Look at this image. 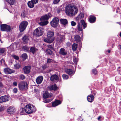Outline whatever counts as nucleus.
<instances>
[{"label": "nucleus", "mask_w": 121, "mask_h": 121, "mask_svg": "<svg viewBox=\"0 0 121 121\" xmlns=\"http://www.w3.org/2000/svg\"><path fill=\"white\" fill-rule=\"evenodd\" d=\"M48 23V21H46L44 22H41L39 23V24L41 26H43L47 25Z\"/></svg>", "instance_id": "nucleus-30"}, {"label": "nucleus", "mask_w": 121, "mask_h": 121, "mask_svg": "<svg viewBox=\"0 0 121 121\" xmlns=\"http://www.w3.org/2000/svg\"><path fill=\"white\" fill-rule=\"evenodd\" d=\"M77 44L74 43L72 46V49L74 51H75L77 50Z\"/></svg>", "instance_id": "nucleus-29"}, {"label": "nucleus", "mask_w": 121, "mask_h": 121, "mask_svg": "<svg viewBox=\"0 0 121 121\" xmlns=\"http://www.w3.org/2000/svg\"><path fill=\"white\" fill-rule=\"evenodd\" d=\"M28 36L26 35H25L22 38V39L23 41L25 42L26 43L28 41Z\"/></svg>", "instance_id": "nucleus-34"}, {"label": "nucleus", "mask_w": 121, "mask_h": 121, "mask_svg": "<svg viewBox=\"0 0 121 121\" xmlns=\"http://www.w3.org/2000/svg\"><path fill=\"white\" fill-rule=\"evenodd\" d=\"M100 117H99L98 118V120H99V119H100Z\"/></svg>", "instance_id": "nucleus-64"}, {"label": "nucleus", "mask_w": 121, "mask_h": 121, "mask_svg": "<svg viewBox=\"0 0 121 121\" xmlns=\"http://www.w3.org/2000/svg\"><path fill=\"white\" fill-rule=\"evenodd\" d=\"M78 59L75 56H74L73 58V61L77 65V63L78 61Z\"/></svg>", "instance_id": "nucleus-44"}, {"label": "nucleus", "mask_w": 121, "mask_h": 121, "mask_svg": "<svg viewBox=\"0 0 121 121\" xmlns=\"http://www.w3.org/2000/svg\"><path fill=\"white\" fill-rule=\"evenodd\" d=\"M15 111V109L14 107L13 106H10L9 108H8V114L10 115L13 114V112Z\"/></svg>", "instance_id": "nucleus-12"}, {"label": "nucleus", "mask_w": 121, "mask_h": 121, "mask_svg": "<svg viewBox=\"0 0 121 121\" xmlns=\"http://www.w3.org/2000/svg\"><path fill=\"white\" fill-rule=\"evenodd\" d=\"M94 98V96L92 95H89L87 97L88 101L89 102H91L93 101Z\"/></svg>", "instance_id": "nucleus-20"}, {"label": "nucleus", "mask_w": 121, "mask_h": 121, "mask_svg": "<svg viewBox=\"0 0 121 121\" xmlns=\"http://www.w3.org/2000/svg\"><path fill=\"white\" fill-rule=\"evenodd\" d=\"M54 35V32L49 31L47 33V36L49 38H51Z\"/></svg>", "instance_id": "nucleus-24"}, {"label": "nucleus", "mask_w": 121, "mask_h": 121, "mask_svg": "<svg viewBox=\"0 0 121 121\" xmlns=\"http://www.w3.org/2000/svg\"><path fill=\"white\" fill-rule=\"evenodd\" d=\"M2 85L1 82L0 81V86H2Z\"/></svg>", "instance_id": "nucleus-61"}, {"label": "nucleus", "mask_w": 121, "mask_h": 121, "mask_svg": "<svg viewBox=\"0 0 121 121\" xmlns=\"http://www.w3.org/2000/svg\"><path fill=\"white\" fill-rule=\"evenodd\" d=\"M60 23L64 25H66L68 23V22L67 20L65 19H61L60 20Z\"/></svg>", "instance_id": "nucleus-21"}, {"label": "nucleus", "mask_w": 121, "mask_h": 121, "mask_svg": "<svg viewBox=\"0 0 121 121\" xmlns=\"http://www.w3.org/2000/svg\"><path fill=\"white\" fill-rule=\"evenodd\" d=\"M52 16L51 14L50 13H48L47 14L42 16L40 18L41 21H43L47 20L49 19Z\"/></svg>", "instance_id": "nucleus-9"}, {"label": "nucleus", "mask_w": 121, "mask_h": 121, "mask_svg": "<svg viewBox=\"0 0 121 121\" xmlns=\"http://www.w3.org/2000/svg\"><path fill=\"white\" fill-rule=\"evenodd\" d=\"M8 101V96L6 95L2 96L0 97V103H2Z\"/></svg>", "instance_id": "nucleus-14"}, {"label": "nucleus", "mask_w": 121, "mask_h": 121, "mask_svg": "<svg viewBox=\"0 0 121 121\" xmlns=\"http://www.w3.org/2000/svg\"><path fill=\"white\" fill-rule=\"evenodd\" d=\"M15 69H18L21 66L19 64L16 62L15 64L14 65Z\"/></svg>", "instance_id": "nucleus-33"}, {"label": "nucleus", "mask_w": 121, "mask_h": 121, "mask_svg": "<svg viewBox=\"0 0 121 121\" xmlns=\"http://www.w3.org/2000/svg\"><path fill=\"white\" fill-rule=\"evenodd\" d=\"M31 67L30 65H28L25 66L23 68V70L24 73L28 74L30 72V70Z\"/></svg>", "instance_id": "nucleus-8"}, {"label": "nucleus", "mask_w": 121, "mask_h": 121, "mask_svg": "<svg viewBox=\"0 0 121 121\" xmlns=\"http://www.w3.org/2000/svg\"><path fill=\"white\" fill-rule=\"evenodd\" d=\"M84 17V15L83 13H80L76 17V20H79L80 19L83 18Z\"/></svg>", "instance_id": "nucleus-27"}, {"label": "nucleus", "mask_w": 121, "mask_h": 121, "mask_svg": "<svg viewBox=\"0 0 121 121\" xmlns=\"http://www.w3.org/2000/svg\"><path fill=\"white\" fill-rule=\"evenodd\" d=\"M92 72L95 75H96L97 73V71L96 69H93Z\"/></svg>", "instance_id": "nucleus-48"}, {"label": "nucleus", "mask_w": 121, "mask_h": 121, "mask_svg": "<svg viewBox=\"0 0 121 121\" xmlns=\"http://www.w3.org/2000/svg\"><path fill=\"white\" fill-rule=\"evenodd\" d=\"M26 113L29 114H30L34 111L35 109V108L34 107L33 109H32V107L30 104L26 105L24 107Z\"/></svg>", "instance_id": "nucleus-6"}, {"label": "nucleus", "mask_w": 121, "mask_h": 121, "mask_svg": "<svg viewBox=\"0 0 121 121\" xmlns=\"http://www.w3.org/2000/svg\"><path fill=\"white\" fill-rule=\"evenodd\" d=\"M47 67V66L46 65H44L42 67V68L43 70H45L46 69Z\"/></svg>", "instance_id": "nucleus-53"}, {"label": "nucleus", "mask_w": 121, "mask_h": 121, "mask_svg": "<svg viewBox=\"0 0 121 121\" xmlns=\"http://www.w3.org/2000/svg\"><path fill=\"white\" fill-rule=\"evenodd\" d=\"M14 72V70L8 68V74H11L13 73Z\"/></svg>", "instance_id": "nucleus-45"}, {"label": "nucleus", "mask_w": 121, "mask_h": 121, "mask_svg": "<svg viewBox=\"0 0 121 121\" xmlns=\"http://www.w3.org/2000/svg\"><path fill=\"white\" fill-rule=\"evenodd\" d=\"M51 70H48L47 71V73H50L51 72Z\"/></svg>", "instance_id": "nucleus-60"}, {"label": "nucleus", "mask_w": 121, "mask_h": 121, "mask_svg": "<svg viewBox=\"0 0 121 121\" xmlns=\"http://www.w3.org/2000/svg\"><path fill=\"white\" fill-rule=\"evenodd\" d=\"M28 22L27 21H22L19 25V29L20 31V33H21V35H22V32L26 29L28 25Z\"/></svg>", "instance_id": "nucleus-2"}, {"label": "nucleus", "mask_w": 121, "mask_h": 121, "mask_svg": "<svg viewBox=\"0 0 121 121\" xmlns=\"http://www.w3.org/2000/svg\"><path fill=\"white\" fill-rule=\"evenodd\" d=\"M43 28L42 27H39L38 28H37L34 31L33 33V35L36 37L41 36L42 35Z\"/></svg>", "instance_id": "nucleus-3"}, {"label": "nucleus", "mask_w": 121, "mask_h": 121, "mask_svg": "<svg viewBox=\"0 0 121 121\" xmlns=\"http://www.w3.org/2000/svg\"><path fill=\"white\" fill-rule=\"evenodd\" d=\"M46 52L48 54L52 55V56L54 55V54L51 50L49 49H47L46 50Z\"/></svg>", "instance_id": "nucleus-28"}, {"label": "nucleus", "mask_w": 121, "mask_h": 121, "mask_svg": "<svg viewBox=\"0 0 121 121\" xmlns=\"http://www.w3.org/2000/svg\"><path fill=\"white\" fill-rule=\"evenodd\" d=\"M12 56L14 59L16 60H18L19 59V57L18 56H16L15 55H12Z\"/></svg>", "instance_id": "nucleus-43"}, {"label": "nucleus", "mask_w": 121, "mask_h": 121, "mask_svg": "<svg viewBox=\"0 0 121 121\" xmlns=\"http://www.w3.org/2000/svg\"><path fill=\"white\" fill-rule=\"evenodd\" d=\"M47 47L49 48L54 50L53 48V46L50 45H47Z\"/></svg>", "instance_id": "nucleus-51"}, {"label": "nucleus", "mask_w": 121, "mask_h": 121, "mask_svg": "<svg viewBox=\"0 0 121 121\" xmlns=\"http://www.w3.org/2000/svg\"><path fill=\"white\" fill-rule=\"evenodd\" d=\"M6 51L5 48H1L0 49V54H2L4 53Z\"/></svg>", "instance_id": "nucleus-40"}, {"label": "nucleus", "mask_w": 121, "mask_h": 121, "mask_svg": "<svg viewBox=\"0 0 121 121\" xmlns=\"http://www.w3.org/2000/svg\"><path fill=\"white\" fill-rule=\"evenodd\" d=\"M59 22V19L57 17H54L51 22V26L53 27H55L58 25Z\"/></svg>", "instance_id": "nucleus-7"}, {"label": "nucleus", "mask_w": 121, "mask_h": 121, "mask_svg": "<svg viewBox=\"0 0 121 121\" xmlns=\"http://www.w3.org/2000/svg\"><path fill=\"white\" fill-rule=\"evenodd\" d=\"M96 18L94 16H91L88 19V21L91 23H93L95 21Z\"/></svg>", "instance_id": "nucleus-18"}, {"label": "nucleus", "mask_w": 121, "mask_h": 121, "mask_svg": "<svg viewBox=\"0 0 121 121\" xmlns=\"http://www.w3.org/2000/svg\"><path fill=\"white\" fill-rule=\"evenodd\" d=\"M13 29V26L8 25V33L9 32H11L12 31Z\"/></svg>", "instance_id": "nucleus-39"}, {"label": "nucleus", "mask_w": 121, "mask_h": 121, "mask_svg": "<svg viewBox=\"0 0 121 121\" xmlns=\"http://www.w3.org/2000/svg\"><path fill=\"white\" fill-rule=\"evenodd\" d=\"M23 48L25 50H27L28 49L27 48L26 46H23Z\"/></svg>", "instance_id": "nucleus-57"}, {"label": "nucleus", "mask_w": 121, "mask_h": 121, "mask_svg": "<svg viewBox=\"0 0 121 121\" xmlns=\"http://www.w3.org/2000/svg\"><path fill=\"white\" fill-rule=\"evenodd\" d=\"M65 13L68 15H74L77 13L78 10L77 8L70 5H68L65 7Z\"/></svg>", "instance_id": "nucleus-1"}, {"label": "nucleus", "mask_w": 121, "mask_h": 121, "mask_svg": "<svg viewBox=\"0 0 121 121\" xmlns=\"http://www.w3.org/2000/svg\"><path fill=\"white\" fill-rule=\"evenodd\" d=\"M64 39V37L63 36H59L57 37L56 39V41L60 43L62 42Z\"/></svg>", "instance_id": "nucleus-17"}, {"label": "nucleus", "mask_w": 121, "mask_h": 121, "mask_svg": "<svg viewBox=\"0 0 121 121\" xmlns=\"http://www.w3.org/2000/svg\"><path fill=\"white\" fill-rule=\"evenodd\" d=\"M34 4H35L32 2L31 1H28L27 3L28 6L30 8L33 7L34 6Z\"/></svg>", "instance_id": "nucleus-26"}, {"label": "nucleus", "mask_w": 121, "mask_h": 121, "mask_svg": "<svg viewBox=\"0 0 121 121\" xmlns=\"http://www.w3.org/2000/svg\"><path fill=\"white\" fill-rule=\"evenodd\" d=\"M52 100L51 99H44L43 102L45 103H47L50 102Z\"/></svg>", "instance_id": "nucleus-37"}, {"label": "nucleus", "mask_w": 121, "mask_h": 121, "mask_svg": "<svg viewBox=\"0 0 121 121\" xmlns=\"http://www.w3.org/2000/svg\"><path fill=\"white\" fill-rule=\"evenodd\" d=\"M81 23H78L77 25V28L78 30L79 31H83L82 29V26H83V28L85 29L86 28L87 25L86 23L85 22L84 20H81Z\"/></svg>", "instance_id": "nucleus-4"}, {"label": "nucleus", "mask_w": 121, "mask_h": 121, "mask_svg": "<svg viewBox=\"0 0 121 121\" xmlns=\"http://www.w3.org/2000/svg\"><path fill=\"white\" fill-rule=\"evenodd\" d=\"M3 62V63H4V60L3 59H2L0 60V63L1 64H2Z\"/></svg>", "instance_id": "nucleus-58"}, {"label": "nucleus", "mask_w": 121, "mask_h": 121, "mask_svg": "<svg viewBox=\"0 0 121 121\" xmlns=\"http://www.w3.org/2000/svg\"><path fill=\"white\" fill-rule=\"evenodd\" d=\"M119 47L120 50H121V45H119Z\"/></svg>", "instance_id": "nucleus-62"}, {"label": "nucleus", "mask_w": 121, "mask_h": 121, "mask_svg": "<svg viewBox=\"0 0 121 121\" xmlns=\"http://www.w3.org/2000/svg\"><path fill=\"white\" fill-rule=\"evenodd\" d=\"M13 84L15 86H17V83L16 82H14L13 83Z\"/></svg>", "instance_id": "nucleus-59"}, {"label": "nucleus", "mask_w": 121, "mask_h": 121, "mask_svg": "<svg viewBox=\"0 0 121 121\" xmlns=\"http://www.w3.org/2000/svg\"><path fill=\"white\" fill-rule=\"evenodd\" d=\"M0 28L2 31H7L8 26L5 24H1L0 25Z\"/></svg>", "instance_id": "nucleus-16"}, {"label": "nucleus", "mask_w": 121, "mask_h": 121, "mask_svg": "<svg viewBox=\"0 0 121 121\" xmlns=\"http://www.w3.org/2000/svg\"><path fill=\"white\" fill-rule=\"evenodd\" d=\"M15 0H8V3L11 5L13 4L15 2Z\"/></svg>", "instance_id": "nucleus-38"}, {"label": "nucleus", "mask_w": 121, "mask_h": 121, "mask_svg": "<svg viewBox=\"0 0 121 121\" xmlns=\"http://www.w3.org/2000/svg\"><path fill=\"white\" fill-rule=\"evenodd\" d=\"M19 88L21 91L26 90L28 89V85L26 82L22 81L20 82L18 84Z\"/></svg>", "instance_id": "nucleus-5"}, {"label": "nucleus", "mask_w": 121, "mask_h": 121, "mask_svg": "<svg viewBox=\"0 0 121 121\" xmlns=\"http://www.w3.org/2000/svg\"><path fill=\"white\" fill-rule=\"evenodd\" d=\"M43 79V76H39L36 79V81L37 84H39L42 83Z\"/></svg>", "instance_id": "nucleus-15"}, {"label": "nucleus", "mask_w": 121, "mask_h": 121, "mask_svg": "<svg viewBox=\"0 0 121 121\" xmlns=\"http://www.w3.org/2000/svg\"><path fill=\"white\" fill-rule=\"evenodd\" d=\"M37 50V49L35 47H32L30 48V52L34 54L36 52Z\"/></svg>", "instance_id": "nucleus-22"}, {"label": "nucleus", "mask_w": 121, "mask_h": 121, "mask_svg": "<svg viewBox=\"0 0 121 121\" xmlns=\"http://www.w3.org/2000/svg\"><path fill=\"white\" fill-rule=\"evenodd\" d=\"M52 94H49L48 92H46L43 95V98H47L51 96Z\"/></svg>", "instance_id": "nucleus-25"}, {"label": "nucleus", "mask_w": 121, "mask_h": 121, "mask_svg": "<svg viewBox=\"0 0 121 121\" xmlns=\"http://www.w3.org/2000/svg\"><path fill=\"white\" fill-rule=\"evenodd\" d=\"M26 113L25 108H22L21 109V111L20 112L21 115H23L25 114Z\"/></svg>", "instance_id": "nucleus-32"}, {"label": "nucleus", "mask_w": 121, "mask_h": 121, "mask_svg": "<svg viewBox=\"0 0 121 121\" xmlns=\"http://www.w3.org/2000/svg\"><path fill=\"white\" fill-rule=\"evenodd\" d=\"M44 42L49 43H50L53 42L52 40H50L48 39H47V38H45L44 39Z\"/></svg>", "instance_id": "nucleus-35"}, {"label": "nucleus", "mask_w": 121, "mask_h": 121, "mask_svg": "<svg viewBox=\"0 0 121 121\" xmlns=\"http://www.w3.org/2000/svg\"><path fill=\"white\" fill-rule=\"evenodd\" d=\"M65 72L68 74L69 75H73L74 73V72L72 69H67L65 70Z\"/></svg>", "instance_id": "nucleus-19"}, {"label": "nucleus", "mask_w": 121, "mask_h": 121, "mask_svg": "<svg viewBox=\"0 0 121 121\" xmlns=\"http://www.w3.org/2000/svg\"><path fill=\"white\" fill-rule=\"evenodd\" d=\"M80 37L78 35H75L74 37V39L75 41L77 42H79L80 41Z\"/></svg>", "instance_id": "nucleus-31"}, {"label": "nucleus", "mask_w": 121, "mask_h": 121, "mask_svg": "<svg viewBox=\"0 0 121 121\" xmlns=\"http://www.w3.org/2000/svg\"><path fill=\"white\" fill-rule=\"evenodd\" d=\"M21 57H22L24 60H25L27 58V56L26 53H24L22 55Z\"/></svg>", "instance_id": "nucleus-36"}, {"label": "nucleus", "mask_w": 121, "mask_h": 121, "mask_svg": "<svg viewBox=\"0 0 121 121\" xmlns=\"http://www.w3.org/2000/svg\"><path fill=\"white\" fill-rule=\"evenodd\" d=\"M50 79L51 81L52 82L57 81L58 80L59 78L56 74H55L51 76Z\"/></svg>", "instance_id": "nucleus-11"}, {"label": "nucleus", "mask_w": 121, "mask_h": 121, "mask_svg": "<svg viewBox=\"0 0 121 121\" xmlns=\"http://www.w3.org/2000/svg\"><path fill=\"white\" fill-rule=\"evenodd\" d=\"M71 25L72 26H74L76 24V23L74 21H72L71 22Z\"/></svg>", "instance_id": "nucleus-49"}, {"label": "nucleus", "mask_w": 121, "mask_h": 121, "mask_svg": "<svg viewBox=\"0 0 121 121\" xmlns=\"http://www.w3.org/2000/svg\"><path fill=\"white\" fill-rule=\"evenodd\" d=\"M47 63L48 64L50 63L51 62H53V60L52 59H51L50 58H48L47 59Z\"/></svg>", "instance_id": "nucleus-46"}, {"label": "nucleus", "mask_w": 121, "mask_h": 121, "mask_svg": "<svg viewBox=\"0 0 121 121\" xmlns=\"http://www.w3.org/2000/svg\"><path fill=\"white\" fill-rule=\"evenodd\" d=\"M62 77L64 79L67 80L69 78L68 75L66 74H63L62 75Z\"/></svg>", "instance_id": "nucleus-41"}, {"label": "nucleus", "mask_w": 121, "mask_h": 121, "mask_svg": "<svg viewBox=\"0 0 121 121\" xmlns=\"http://www.w3.org/2000/svg\"><path fill=\"white\" fill-rule=\"evenodd\" d=\"M31 1L35 4L37 3L38 1V0H31Z\"/></svg>", "instance_id": "nucleus-52"}, {"label": "nucleus", "mask_w": 121, "mask_h": 121, "mask_svg": "<svg viewBox=\"0 0 121 121\" xmlns=\"http://www.w3.org/2000/svg\"><path fill=\"white\" fill-rule=\"evenodd\" d=\"M19 78L22 80H23L26 78V77L24 75L21 74L20 75Z\"/></svg>", "instance_id": "nucleus-42"}, {"label": "nucleus", "mask_w": 121, "mask_h": 121, "mask_svg": "<svg viewBox=\"0 0 121 121\" xmlns=\"http://www.w3.org/2000/svg\"><path fill=\"white\" fill-rule=\"evenodd\" d=\"M4 72L6 74L8 73V68H6L4 69Z\"/></svg>", "instance_id": "nucleus-50"}, {"label": "nucleus", "mask_w": 121, "mask_h": 121, "mask_svg": "<svg viewBox=\"0 0 121 121\" xmlns=\"http://www.w3.org/2000/svg\"><path fill=\"white\" fill-rule=\"evenodd\" d=\"M4 110V108L3 107H0V112L3 111Z\"/></svg>", "instance_id": "nucleus-56"}, {"label": "nucleus", "mask_w": 121, "mask_h": 121, "mask_svg": "<svg viewBox=\"0 0 121 121\" xmlns=\"http://www.w3.org/2000/svg\"><path fill=\"white\" fill-rule=\"evenodd\" d=\"M48 88L50 90H54L56 91L58 90L59 88L58 87H57L56 84L51 85L49 86L48 87Z\"/></svg>", "instance_id": "nucleus-10"}, {"label": "nucleus", "mask_w": 121, "mask_h": 121, "mask_svg": "<svg viewBox=\"0 0 121 121\" xmlns=\"http://www.w3.org/2000/svg\"><path fill=\"white\" fill-rule=\"evenodd\" d=\"M13 91L14 92L16 93L17 91V89L16 88H15L13 89Z\"/></svg>", "instance_id": "nucleus-54"}, {"label": "nucleus", "mask_w": 121, "mask_h": 121, "mask_svg": "<svg viewBox=\"0 0 121 121\" xmlns=\"http://www.w3.org/2000/svg\"><path fill=\"white\" fill-rule=\"evenodd\" d=\"M59 54L61 55L65 56L67 54V52L64 48H61L59 52Z\"/></svg>", "instance_id": "nucleus-13"}, {"label": "nucleus", "mask_w": 121, "mask_h": 121, "mask_svg": "<svg viewBox=\"0 0 121 121\" xmlns=\"http://www.w3.org/2000/svg\"><path fill=\"white\" fill-rule=\"evenodd\" d=\"M61 104V102L59 100H57L53 102L52 105L53 107H55Z\"/></svg>", "instance_id": "nucleus-23"}, {"label": "nucleus", "mask_w": 121, "mask_h": 121, "mask_svg": "<svg viewBox=\"0 0 121 121\" xmlns=\"http://www.w3.org/2000/svg\"><path fill=\"white\" fill-rule=\"evenodd\" d=\"M60 0H54L53 3L54 4H57L59 2Z\"/></svg>", "instance_id": "nucleus-47"}, {"label": "nucleus", "mask_w": 121, "mask_h": 121, "mask_svg": "<svg viewBox=\"0 0 121 121\" xmlns=\"http://www.w3.org/2000/svg\"><path fill=\"white\" fill-rule=\"evenodd\" d=\"M108 53H110V50H108Z\"/></svg>", "instance_id": "nucleus-63"}, {"label": "nucleus", "mask_w": 121, "mask_h": 121, "mask_svg": "<svg viewBox=\"0 0 121 121\" xmlns=\"http://www.w3.org/2000/svg\"><path fill=\"white\" fill-rule=\"evenodd\" d=\"M21 14L22 16L23 17H25L26 16L25 13L24 12H22Z\"/></svg>", "instance_id": "nucleus-55"}]
</instances>
